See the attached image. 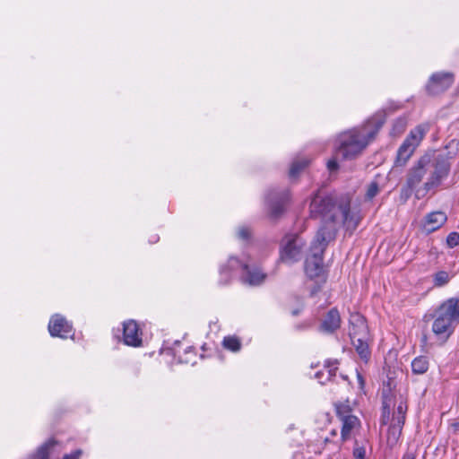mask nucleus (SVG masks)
Instances as JSON below:
<instances>
[{
  "instance_id": "obj_17",
  "label": "nucleus",
  "mask_w": 459,
  "mask_h": 459,
  "mask_svg": "<svg viewBox=\"0 0 459 459\" xmlns=\"http://www.w3.org/2000/svg\"><path fill=\"white\" fill-rule=\"evenodd\" d=\"M339 361L326 360L324 368L315 373V378L318 380L321 385H325L331 381L335 376L338 369Z\"/></svg>"
},
{
  "instance_id": "obj_20",
  "label": "nucleus",
  "mask_w": 459,
  "mask_h": 459,
  "mask_svg": "<svg viewBox=\"0 0 459 459\" xmlns=\"http://www.w3.org/2000/svg\"><path fill=\"white\" fill-rule=\"evenodd\" d=\"M415 149L416 148L412 144L407 143L403 141V143L398 149L395 165L404 166L408 160L411 158V156L413 154Z\"/></svg>"
},
{
  "instance_id": "obj_35",
  "label": "nucleus",
  "mask_w": 459,
  "mask_h": 459,
  "mask_svg": "<svg viewBox=\"0 0 459 459\" xmlns=\"http://www.w3.org/2000/svg\"><path fill=\"white\" fill-rule=\"evenodd\" d=\"M342 404L336 405V412L342 421L340 433H341L342 438H344V414L342 413Z\"/></svg>"
},
{
  "instance_id": "obj_9",
  "label": "nucleus",
  "mask_w": 459,
  "mask_h": 459,
  "mask_svg": "<svg viewBox=\"0 0 459 459\" xmlns=\"http://www.w3.org/2000/svg\"><path fill=\"white\" fill-rule=\"evenodd\" d=\"M455 81V75L449 72H438L433 74L427 85L426 91L429 95H438L451 87Z\"/></svg>"
},
{
  "instance_id": "obj_6",
  "label": "nucleus",
  "mask_w": 459,
  "mask_h": 459,
  "mask_svg": "<svg viewBox=\"0 0 459 459\" xmlns=\"http://www.w3.org/2000/svg\"><path fill=\"white\" fill-rule=\"evenodd\" d=\"M306 241L297 233L286 234L280 243L279 261L293 264L299 261L302 257Z\"/></svg>"
},
{
  "instance_id": "obj_22",
  "label": "nucleus",
  "mask_w": 459,
  "mask_h": 459,
  "mask_svg": "<svg viewBox=\"0 0 459 459\" xmlns=\"http://www.w3.org/2000/svg\"><path fill=\"white\" fill-rule=\"evenodd\" d=\"M238 268H240V266L234 264H230L229 262L226 265L221 266L219 271V284L221 286L229 284L232 277V272Z\"/></svg>"
},
{
  "instance_id": "obj_18",
  "label": "nucleus",
  "mask_w": 459,
  "mask_h": 459,
  "mask_svg": "<svg viewBox=\"0 0 459 459\" xmlns=\"http://www.w3.org/2000/svg\"><path fill=\"white\" fill-rule=\"evenodd\" d=\"M350 441L352 442L351 459H368L367 453L368 441L365 437H353Z\"/></svg>"
},
{
  "instance_id": "obj_27",
  "label": "nucleus",
  "mask_w": 459,
  "mask_h": 459,
  "mask_svg": "<svg viewBox=\"0 0 459 459\" xmlns=\"http://www.w3.org/2000/svg\"><path fill=\"white\" fill-rule=\"evenodd\" d=\"M309 164L307 159L294 160L290 169V177L295 178Z\"/></svg>"
},
{
  "instance_id": "obj_34",
  "label": "nucleus",
  "mask_w": 459,
  "mask_h": 459,
  "mask_svg": "<svg viewBox=\"0 0 459 459\" xmlns=\"http://www.w3.org/2000/svg\"><path fill=\"white\" fill-rule=\"evenodd\" d=\"M389 415H390V408L386 402H383L382 403V418H381V423L383 425L387 424L389 420Z\"/></svg>"
},
{
  "instance_id": "obj_38",
  "label": "nucleus",
  "mask_w": 459,
  "mask_h": 459,
  "mask_svg": "<svg viewBox=\"0 0 459 459\" xmlns=\"http://www.w3.org/2000/svg\"><path fill=\"white\" fill-rule=\"evenodd\" d=\"M417 454L416 451L408 449L403 455L402 459H416Z\"/></svg>"
},
{
  "instance_id": "obj_23",
  "label": "nucleus",
  "mask_w": 459,
  "mask_h": 459,
  "mask_svg": "<svg viewBox=\"0 0 459 459\" xmlns=\"http://www.w3.org/2000/svg\"><path fill=\"white\" fill-rule=\"evenodd\" d=\"M346 231L353 230L357 228L361 220L359 211H351L349 204L346 203Z\"/></svg>"
},
{
  "instance_id": "obj_3",
  "label": "nucleus",
  "mask_w": 459,
  "mask_h": 459,
  "mask_svg": "<svg viewBox=\"0 0 459 459\" xmlns=\"http://www.w3.org/2000/svg\"><path fill=\"white\" fill-rule=\"evenodd\" d=\"M459 324V298H450L436 310L432 332L441 343H445L454 333Z\"/></svg>"
},
{
  "instance_id": "obj_5",
  "label": "nucleus",
  "mask_w": 459,
  "mask_h": 459,
  "mask_svg": "<svg viewBox=\"0 0 459 459\" xmlns=\"http://www.w3.org/2000/svg\"><path fill=\"white\" fill-rule=\"evenodd\" d=\"M424 156L429 157V165H428V173L429 174L427 181L423 184L421 189H418L416 195L419 196L420 192L423 195L432 189L438 187L444 179H446L451 169V163L448 157L443 154L431 152Z\"/></svg>"
},
{
  "instance_id": "obj_29",
  "label": "nucleus",
  "mask_w": 459,
  "mask_h": 459,
  "mask_svg": "<svg viewBox=\"0 0 459 459\" xmlns=\"http://www.w3.org/2000/svg\"><path fill=\"white\" fill-rule=\"evenodd\" d=\"M451 276L446 271H438L433 275V283L435 287H442L450 281Z\"/></svg>"
},
{
  "instance_id": "obj_14",
  "label": "nucleus",
  "mask_w": 459,
  "mask_h": 459,
  "mask_svg": "<svg viewBox=\"0 0 459 459\" xmlns=\"http://www.w3.org/2000/svg\"><path fill=\"white\" fill-rule=\"evenodd\" d=\"M172 354L175 358H178L179 363L192 364L194 365L196 360V352L193 346H186L181 349V342L176 341L171 348Z\"/></svg>"
},
{
  "instance_id": "obj_37",
  "label": "nucleus",
  "mask_w": 459,
  "mask_h": 459,
  "mask_svg": "<svg viewBox=\"0 0 459 459\" xmlns=\"http://www.w3.org/2000/svg\"><path fill=\"white\" fill-rule=\"evenodd\" d=\"M82 455V451L81 449H76L70 454L65 455L62 459H79Z\"/></svg>"
},
{
  "instance_id": "obj_24",
  "label": "nucleus",
  "mask_w": 459,
  "mask_h": 459,
  "mask_svg": "<svg viewBox=\"0 0 459 459\" xmlns=\"http://www.w3.org/2000/svg\"><path fill=\"white\" fill-rule=\"evenodd\" d=\"M429 369V359L427 357L419 356L411 362V370L416 375H422Z\"/></svg>"
},
{
  "instance_id": "obj_15",
  "label": "nucleus",
  "mask_w": 459,
  "mask_h": 459,
  "mask_svg": "<svg viewBox=\"0 0 459 459\" xmlns=\"http://www.w3.org/2000/svg\"><path fill=\"white\" fill-rule=\"evenodd\" d=\"M447 221V216L444 212L436 211L428 213L425 217L423 229L427 233H432L441 228Z\"/></svg>"
},
{
  "instance_id": "obj_10",
  "label": "nucleus",
  "mask_w": 459,
  "mask_h": 459,
  "mask_svg": "<svg viewBox=\"0 0 459 459\" xmlns=\"http://www.w3.org/2000/svg\"><path fill=\"white\" fill-rule=\"evenodd\" d=\"M229 263L230 264H234L240 266V268L242 269L240 280L245 284H248L250 286H256L263 283L266 278V274L264 273L257 267H251L249 266V264L240 262L235 256H230L229 258Z\"/></svg>"
},
{
  "instance_id": "obj_25",
  "label": "nucleus",
  "mask_w": 459,
  "mask_h": 459,
  "mask_svg": "<svg viewBox=\"0 0 459 459\" xmlns=\"http://www.w3.org/2000/svg\"><path fill=\"white\" fill-rule=\"evenodd\" d=\"M424 134V128L421 126H416L410 132L404 142L412 144L416 148L423 139Z\"/></svg>"
},
{
  "instance_id": "obj_36",
  "label": "nucleus",
  "mask_w": 459,
  "mask_h": 459,
  "mask_svg": "<svg viewBox=\"0 0 459 459\" xmlns=\"http://www.w3.org/2000/svg\"><path fill=\"white\" fill-rule=\"evenodd\" d=\"M250 234H251L250 230L247 227L243 226L238 229V236L239 238H241L243 240L248 239L250 237Z\"/></svg>"
},
{
  "instance_id": "obj_2",
  "label": "nucleus",
  "mask_w": 459,
  "mask_h": 459,
  "mask_svg": "<svg viewBox=\"0 0 459 459\" xmlns=\"http://www.w3.org/2000/svg\"><path fill=\"white\" fill-rule=\"evenodd\" d=\"M335 238L334 229L332 225L320 227L311 242L308 255L304 263L306 275L313 280L321 277L324 273L323 254L328 244Z\"/></svg>"
},
{
  "instance_id": "obj_40",
  "label": "nucleus",
  "mask_w": 459,
  "mask_h": 459,
  "mask_svg": "<svg viewBox=\"0 0 459 459\" xmlns=\"http://www.w3.org/2000/svg\"><path fill=\"white\" fill-rule=\"evenodd\" d=\"M451 428L453 429V430H454V432H455V433L459 432V422H458V421H456V422H453V423L451 424Z\"/></svg>"
},
{
  "instance_id": "obj_19",
  "label": "nucleus",
  "mask_w": 459,
  "mask_h": 459,
  "mask_svg": "<svg viewBox=\"0 0 459 459\" xmlns=\"http://www.w3.org/2000/svg\"><path fill=\"white\" fill-rule=\"evenodd\" d=\"M403 425L404 424L392 420L388 428L386 437L387 446H390L391 448L397 445L399 438L402 435Z\"/></svg>"
},
{
  "instance_id": "obj_1",
  "label": "nucleus",
  "mask_w": 459,
  "mask_h": 459,
  "mask_svg": "<svg viewBox=\"0 0 459 459\" xmlns=\"http://www.w3.org/2000/svg\"><path fill=\"white\" fill-rule=\"evenodd\" d=\"M385 123L381 114L369 117L362 126L346 132V160L361 155Z\"/></svg>"
},
{
  "instance_id": "obj_31",
  "label": "nucleus",
  "mask_w": 459,
  "mask_h": 459,
  "mask_svg": "<svg viewBox=\"0 0 459 459\" xmlns=\"http://www.w3.org/2000/svg\"><path fill=\"white\" fill-rule=\"evenodd\" d=\"M54 441H48L39 447L37 454L33 455L32 459H48L49 448L54 446Z\"/></svg>"
},
{
  "instance_id": "obj_8",
  "label": "nucleus",
  "mask_w": 459,
  "mask_h": 459,
  "mask_svg": "<svg viewBox=\"0 0 459 459\" xmlns=\"http://www.w3.org/2000/svg\"><path fill=\"white\" fill-rule=\"evenodd\" d=\"M289 202L290 193L288 190L270 191L265 197L269 217L272 220L278 219L284 212Z\"/></svg>"
},
{
  "instance_id": "obj_30",
  "label": "nucleus",
  "mask_w": 459,
  "mask_h": 459,
  "mask_svg": "<svg viewBox=\"0 0 459 459\" xmlns=\"http://www.w3.org/2000/svg\"><path fill=\"white\" fill-rule=\"evenodd\" d=\"M406 411H407V405L405 403L401 402L393 415V421H396L398 423L404 424L405 423V418H406Z\"/></svg>"
},
{
  "instance_id": "obj_11",
  "label": "nucleus",
  "mask_w": 459,
  "mask_h": 459,
  "mask_svg": "<svg viewBox=\"0 0 459 459\" xmlns=\"http://www.w3.org/2000/svg\"><path fill=\"white\" fill-rule=\"evenodd\" d=\"M429 157L421 156L407 173L406 186L410 190L418 186L428 174Z\"/></svg>"
},
{
  "instance_id": "obj_16",
  "label": "nucleus",
  "mask_w": 459,
  "mask_h": 459,
  "mask_svg": "<svg viewBox=\"0 0 459 459\" xmlns=\"http://www.w3.org/2000/svg\"><path fill=\"white\" fill-rule=\"evenodd\" d=\"M342 318L336 308L328 311L323 322L320 325V331L332 333L341 326Z\"/></svg>"
},
{
  "instance_id": "obj_41",
  "label": "nucleus",
  "mask_w": 459,
  "mask_h": 459,
  "mask_svg": "<svg viewBox=\"0 0 459 459\" xmlns=\"http://www.w3.org/2000/svg\"><path fill=\"white\" fill-rule=\"evenodd\" d=\"M158 240H159V237L157 235H155V236L152 237V238L150 239V242L156 243V242H158Z\"/></svg>"
},
{
  "instance_id": "obj_32",
  "label": "nucleus",
  "mask_w": 459,
  "mask_h": 459,
  "mask_svg": "<svg viewBox=\"0 0 459 459\" xmlns=\"http://www.w3.org/2000/svg\"><path fill=\"white\" fill-rule=\"evenodd\" d=\"M446 245L453 248L459 245V233L456 231H453L448 234L446 238Z\"/></svg>"
},
{
  "instance_id": "obj_12",
  "label": "nucleus",
  "mask_w": 459,
  "mask_h": 459,
  "mask_svg": "<svg viewBox=\"0 0 459 459\" xmlns=\"http://www.w3.org/2000/svg\"><path fill=\"white\" fill-rule=\"evenodd\" d=\"M48 331L51 336L63 339L74 335L72 325L59 314H56L50 318Z\"/></svg>"
},
{
  "instance_id": "obj_33",
  "label": "nucleus",
  "mask_w": 459,
  "mask_h": 459,
  "mask_svg": "<svg viewBox=\"0 0 459 459\" xmlns=\"http://www.w3.org/2000/svg\"><path fill=\"white\" fill-rule=\"evenodd\" d=\"M378 191H379V187H378L377 182H376V181L371 182L368 187V190L366 193V197L368 200H371L377 195Z\"/></svg>"
},
{
  "instance_id": "obj_26",
  "label": "nucleus",
  "mask_w": 459,
  "mask_h": 459,
  "mask_svg": "<svg viewBox=\"0 0 459 459\" xmlns=\"http://www.w3.org/2000/svg\"><path fill=\"white\" fill-rule=\"evenodd\" d=\"M347 412L346 411V441L351 439V432L352 430H358L360 428L359 420L354 415L347 414Z\"/></svg>"
},
{
  "instance_id": "obj_39",
  "label": "nucleus",
  "mask_w": 459,
  "mask_h": 459,
  "mask_svg": "<svg viewBox=\"0 0 459 459\" xmlns=\"http://www.w3.org/2000/svg\"><path fill=\"white\" fill-rule=\"evenodd\" d=\"M357 377H358V382H359V388H363V386H364V379H363L362 376L359 373H358L357 374Z\"/></svg>"
},
{
  "instance_id": "obj_7",
  "label": "nucleus",
  "mask_w": 459,
  "mask_h": 459,
  "mask_svg": "<svg viewBox=\"0 0 459 459\" xmlns=\"http://www.w3.org/2000/svg\"><path fill=\"white\" fill-rule=\"evenodd\" d=\"M336 202L333 197L327 195L322 197L319 194H316L310 204V216L312 218L322 217L325 223L321 226L332 225L336 233L334 225Z\"/></svg>"
},
{
  "instance_id": "obj_4",
  "label": "nucleus",
  "mask_w": 459,
  "mask_h": 459,
  "mask_svg": "<svg viewBox=\"0 0 459 459\" xmlns=\"http://www.w3.org/2000/svg\"><path fill=\"white\" fill-rule=\"evenodd\" d=\"M349 336L359 358L363 361L368 362L371 354L368 347L370 337L367 321L362 315L359 313L351 314L349 318Z\"/></svg>"
},
{
  "instance_id": "obj_28",
  "label": "nucleus",
  "mask_w": 459,
  "mask_h": 459,
  "mask_svg": "<svg viewBox=\"0 0 459 459\" xmlns=\"http://www.w3.org/2000/svg\"><path fill=\"white\" fill-rule=\"evenodd\" d=\"M225 349L231 351H238L241 348L240 340L236 336H226L222 341Z\"/></svg>"
},
{
  "instance_id": "obj_21",
  "label": "nucleus",
  "mask_w": 459,
  "mask_h": 459,
  "mask_svg": "<svg viewBox=\"0 0 459 459\" xmlns=\"http://www.w3.org/2000/svg\"><path fill=\"white\" fill-rule=\"evenodd\" d=\"M339 156L344 158V140H342L341 137L338 138V143L334 156L331 158L326 163L327 169L329 170L330 173L335 172L338 169Z\"/></svg>"
},
{
  "instance_id": "obj_13",
  "label": "nucleus",
  "mask_w": 459,
  "mask_h": 459,
  "mask_svg": "<svg viewBox=\"0 0 459 459\" xmlns=\"http://www.w3.org/2000/svg\"><path fill=\"white\" fill-rule=\"evenodd\" d=\"M142 330L134 320H128L123 324V340L125 344L139 347L143 343Z\"/></svg>"
}]
</instances>
